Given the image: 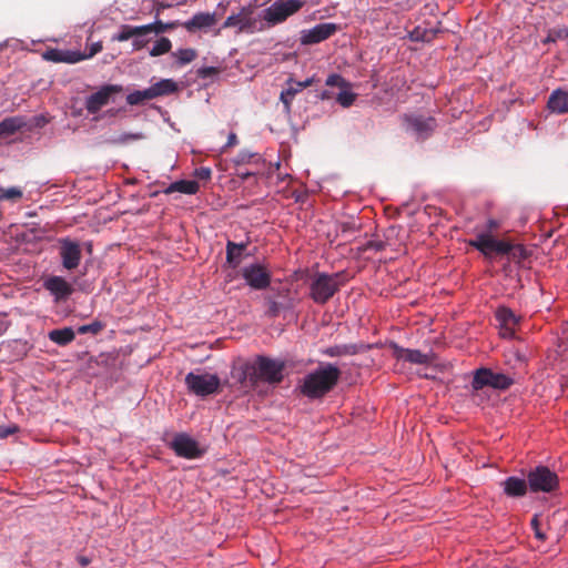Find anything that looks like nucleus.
Wrapping results in <instances>:
<instances>
[{
    "label": "nucleus",
    "mask_w": 568,
    "mask_h": 568,
    "mask_svg": "<svg viewBox=\"0 0 568 568\" xmlns=\"http://www.w3.org/2000/svg\"><path fill=\"white\" fill-rule=\"evenodd\" d=\"M101 50H102V42L101 41L94 42L90 45L89 53L82 54V57H84V59L92 58L93 55L99 53Z\"/></svg>",
    "instance_id": "obj_48"
},
{
    "label": "nucleus",
    "mask_w": 568,
    "mask_h": 568,
    "mask_svg": "<svg viewBox=\"0 0 568 568\" xmlns=\"http://www.w3.org/2000/svg\"><path fill=\"white\" fill-rule=\"evenodd\" d=\"M548 108L556 113H567L568 112V91L564 90H555L547 103Z\"/></svg>",
    "instance_id": "obj_26"
},
{
    "label": "nucleus",
    "mask_w": 568,
    "mask_h": 568,
    "mask_svg": "<svg viewBox=\"0 0 568 568\" xmlns=\"http://www.w3.org/2000/svg\"><path fill=\"white\" fill-rule=\"evenodd\" d=\"M148 100H151L148 89L142 91H134L126 95V102L130 105H139Z\"/></svg>",
    "instance_id": "obj_38"
},
{
    "label": "nucleus",
    "mask_w": 568,
    "mask_h": 568,
    "mask_svg": "<svg viewBox=\"0 0 568 568\" xmlns=\"http://www.w3.org/2000/svg\"><path fill=\"white\" fill-rule=\"evenodd\" d=\"M530 525H531V528H532V530L535 532V537L537 539L541 540V541H545L547 539V536L540 529V523H539V516L538 515H535L531 518Z\"/></svg>",
    "instance_id": "obj_44"
},
{
    "label": "nucleus",
    "mask_w": 568,
    "mask_h": 568,
    "mask_svg": "<svg viewBox=\"0 0 568 568\" xmlns=\"http://www.w3.org/2000/svg\"><path fill=\"white\" fill-rule=\"evenodd\" d=\"M527 481L532 493H554L559 487L558 475L542 465L529 470Z\"/></svg>",
    "instance_id": "obj_5"
},
{
    "label": "nucleus",
    "mask_w": 568,
    "mask_h": 568,
    "mask_svg": "<svg viewBox=\"0 0 568 568\" xmlns=\"http://www.w3.org/2000/svg\"><path fill=\"white\" fill-rule=\"evenodd\" d=\"M313 82V78L306 79L305 81H294L292 78L287 80L288 87L286 90H283L280 95V100L283 103L286 113L291 112V104L295 95L303 89L311 87Z\"/></svg>",
    "instance_id": "obj_15"
},
{
    "label": "nucleus",
    "mask_w": 568,
    "mask_h": 568,
    "mask_svg": "<svg viewBox=\"0 0 568 568\" xmlns=\"http://www.w3.org/2000/svg\"><path fill=\"white\" fill-rule=\"evenodd\" d=\"M168 7H169V6H166V4H164V3H160V4H159V8L156 9V17L159 16V13H160V10H161V9H164V8H168Z\"/></svg>",
    "instance_id": "obj_55"
},
{
    "label": "nucleus",
    "mask_w": 568,
    "mask_h": 568,
    "mask_svg": "<svg viewBox=\"0 0 568 568\" xmlns=\"http://www.w3.org/2000/svg\"><path fill=\"white\" fill-rule=\"evenodd\" d=\"M220 72H221V70L216 67H202L196 71L197 77L201 79H207V78L215 77Z\"/></svg>",
    "instance_id": "obj_42"
},
{
    "label": "nucleus",
    "mask_w": 568,
    "mask_h": 568,
    "mask_svg": "<svg viewBox=\"0 0 568 568\" xmlns=\"http://www.w3.org/2000/svg\"><path fill=\"white\" fill-rule=\"evenodd\" d=\"M486 227H487V232L486 233L490 234L491 232L498 230L499 222L494 220V219H490V220L487 221V226Z\"/></svg>",
    "instance_id": "obj_51"
},
{
    "label": "nucleus",
    "mask_w": 568,
    "mask_h": 568,
    "mask_svg": "<svg viewBox=\"0 0 568 568\" xmlns=\"http://www.w3.org/2000/svg\"><path fill=\"white\" fill-rule=\"evenodd\" d=\"M486 386L490 387V369L479 368L474 374L471 387L474 390H479Z\"/></svg>",
    "instance_id": "obj_32"
},
{
    "label": "nucleus",
    "mask_w": 568,
    "mask_h": 568,
    "mask_svg": "<svg viewBox=\"0 0 568 568\" xmlns=\"http://www.w3.org/2000/svg\"><path fill=\"white\" fill-rule=\"evenodd\" d=\"M250 175H251V173H244V174H242V179H246V178H248Z\"/></svg>",
    "instance_id": "obj_56"
},
{
    "label": "nucleus",
    "mask_w": 568,
    "mask_h": 568,
    "mask_svg": "<svg viewBox=\"0 0 568 568\" xmlns=\"http://www.w3.org/2000/svg\"><path fill=\"white\" fill-rule=\"evenodd\" d=\"M341 369L331 364H321L306 374L300 385L301 393L310 399L323 398L332 392L341 378Z\"/></svg>",
    "instance_id": "obj_1"
},
{
    "label": "nucleus",
    "mask_w": 568,
    "mask_h": 568,
    "mask_svg": "<svg viewBox=\"0 0 568 568\" xmlns=\"http://www.w3.org/2000/svg\"><path fill=\"white\" fill-rule=\"evenodd\" d=\"M220 378L215 374H195L190 372L185 376V385L190 393L205 397L212 394H215L220 389Z\"/></svg>",
    "instance_id": "obj_6"
},
{
    "label": "nucleus",
    "mask_w": 568,
    "mask_h": 568,
    "mask_svg": "<svg viewBox=\"0 0 568 568\" xmlns=\"http://www.w3.org/2000/svg\"><path fill=\"white\" fill-rule=\"evenodd\" d=\"M326 84L329 87H342L344 84V79L339 74H331L326 79Z\"/></svg>",
    "instance_id": "obj_46"
},
{
    "label": "nucleus",
    "mask_w": 568,
    "mask_h": 568,
    "mask_svg": "<svg viewBox=\"0 0 568 568\" xmlns=\"http://www.w3.org/2000/svg\"><path fill=\"white\" fill-rule=\"evenodd\" d=\"M132 39V47L135 51L143 49L149 43V40L143 39V36H134Z\"/></svg>",
    "instance_id": "obj_47"
},
{
    "label": "nucleus",
    "mask_w": 568,
    "mask_h": 568,
    "mask_svg": "<svg viewBox=\"0 0 568 568\" xmlns=\"http://www.w3.org/2000/svg\"><path fill=\"white\" fill-rule=\"evenodd\" d=\"M497 239L489 233H479L468 244L478 250L485 257L493 256V247Z\"/></svg>",
    "instance_id": "obj_23"
},
{
    "label": "nucleus",
    "mask_w": 568,
    "mask_h": 568,
    "mask_svg": "<svg viewBox=\"0 0 568 568\" xmlns=\"http://www.w3.org/2000/svg\"><path fill=\"white\" fill-rule=\"evenodd\" d=\"M23 196V192L18 186H11L9 189H4L0 186V202L2 201H10V202H18Z\"/></svg>",
    "instance_id": "obj_35"
},
{
    "label": "nucleus",
    "mask_w": 568,
    "mask_h": 568,
    "mask_svg": "<svg viewBox=\"0 0 568 568\" xmlns=\"http://www.w3.org/2000/svg\"><path fill=\"white\" fill-rule=\"evenodd\" d=\"M514 384V381L508 375L495 373L490 369V387L495 389H508Z\"/></svg>",
    "instance_id": "obj_33"
},
{
    "label": "nucleus",
    "mask_w": 568,
    "mask_h": 568,
    "mask_svg": "<svg viewBox=\"0 0 568 568\" xmlns=\"http://www.w3.org/2000/svg\"><path fill=\"white\" fill-rule=\"evenodd\" d=\"M254 362H245L235 366L232 371V376L242 386L255 388L257 386L256 373Z\"/></svg>",
    "instance_id": "obj_17"
},
{
    "label": "nucleus",
    "mask_w": 568,
    "mask_h": 568,
    "mask_svg": "<svg viewBox=\"0 0 568 568\" xmlns=\"http://www.w3.org/2000/svg\"><path fill=\"white\" fill-rule=\"evenodd\" d=\"M356 99V94L351 91H342L337 94L336 101L344 108L351 106Z\"/></svg>",
    "instance_id": "obj_41"
},
{
    "label": "nucleus",
    "mask_w": 568,
    "mask_h": 568,
    "mask_svg": "<svg viewBox=\"0 0 568 568\" xmlns=\"http://www.w3.org/2000/svg\"><path fill=\"white\" fill-rule=\"evenodd\" d=\"M194 175L199 180L207 181L211 179L212 171L210 168L201 166L194 171Z\"/></svg>",
    "instance_id": "obj_45"
},
{
    "label": "nucleus",
    "mask_w": 568,
    "mask_h": 568,
    "mask_svg": "<svg viewBox=\"0 0 568 568\" xmlns=\"http://www.w3.org/2000/svg\"><path fill=\"white\" fill-rule=\"evenodd\" d=\"M372 348L371 344L358 343V344H343L329 346L322 351V353L329 357L349 356L358 353L366 352Z\"/></svg>",
    "instance_id": "obj_18"
},
{
    "label": "nucleus",
    "mask_w": 568,
    "mask_h": 568,
    "mask_svg": "<svg viewBox=\"0 0 568 568\" xmlns=\"http://www.w3.org/2000/svg\"><path fill=\"white\" fill-rule=\"evenodd\" d=\"M567 37H568V31H567Z\"/></svg>",
    "instance_id": "obj_57"
},
{
    "label": "nucleus",
    "mask_w": 568,
    "mask_h": 568,
    "mask_svg": "<svg viewBox=\"0 0 568 568\" xmlns=\"http://www.w3.org/2000/svg\"><path fill=\"white\" fill-rule=\"evenodd\" d=\"M104 328V324L101 323L100 321H94L90 324H85V325H81L78 327V333L79 334H92V335H97L99 334L100 332H102V329Z\"/></svg>",
    "instance_id": "obj_39"
},
{
    "label": "nucleus",
    "mask_w": 568,
    "mask_h": 568,
    "mask_svg": "<svg viewBox=\"0 0 568 568\" xmlns=\"http://www.w3.org/2000/svg\"><path fill=\"white\" fill-rule=\"evenodd\" d=\"M237 135L235 133H230L227 138V142L224 148H231L237 144Z\"/></svg>",
    "instance_id": "obj_52"
},
{
    "label": "nucleus",
    "mask_w": 568,
    "mask_h": 568,
    "mask_svg": "<svg viewBox=\"0 0 568 568\" xmlns=\"http://www.w3.org/2000/svg\"><path fill=\"white\" fill-rule=\"evenodd\" d=\"M385 243L383 241H369L366 244V250H374L376 252L383 251Z\"/></svg>",
    "instance_id": "obj_50"
},
{
    "label": "nucleus",
    "mask_w": 568,
    "mask_h": 568,
    "mask_svg": "<svg viewBox=\"0 0 568 568\" xmlns=\"http://www.w3.org/2000/svg\"><path fill=\"white\" fill-rule=\"evenodd\" d=\"M242 277L254 290H265L271 284V274L262 264L255 263L241 271Z\"/></svg>",
    "instance_id": "obj_10"
},
{
    "label": "nucleus",
    "mask_w": 568,
    "mask_h": 568,
    "mask_svg": "<svg viewBox=\"0 0 568 568\" xmlns=\"http://www.w3.org/2000/svg\"><path fill=\"white\" fill-rule=\"evenodd\" d=\"M24 121L20 116H9L0 122V139H7L14 134L24 125Z\"/></svg>",
    "instance_id": "obj_29"
},
{
    "label": "nucleus",
    "mask_w": 568,
    "mask_h": 568,
    "mask_svg": "<svg viewBox=\"0 0 568 568\" xmlns=\"http://www.w3.org/2000/svg\"><path fill=\"white\" fill-rule=\"evenodd\" d=\"M122 91L121 85L106 84L103 85L99 91L89 95L85 100V109L90 114H94L100 111L110 101V98L114 93Z\"/></svg>",
    "instance_id": "obj_13"
},
{
    "label": "nucleus",
    "mask_w": 568,
    "mask_h": 568,
    "mask_svg": "<svg viewBox=\"0 0 568 568\" xmlns=\"http://www.w3.org/2000/svg\"><path fill=\"white\" fill-rule=\"evenodd\" d=\"M510 248V242L503 241V240H496L494 247H493V254L497 255H506V253Z\"/></svg>",
    "instance_id": "obj_43"
},
{
    "label": "nucleus",
    "mask_w": 568,
    "mask_h": 568,
    "mask_svg": "<svg viewBox=\"0 0 568 568\" xmlns=\"http://www.w3.org/2000/svg\"><path fill=\"white\" fill-rule=\"evenodd\" d=\"M43 287L55 296L57 301L67 300L73 293L72 285L61 276H50L44 283Z\"/></svg>",
    "instance_id": "obj_14"
},
{
    "label": "nucleus",
    "mask_w": 568,
    "mask_h": 568,
    "mask_svg": "<svg viewBox=\"0 0 568 568\" xmlns=\"http://www.w3.org/2000/svg\"><path fill=\"white\" fill-rule=\"evenodd\" d=\"M59 255L65 270H74L79 266L82 254L78 242L63 237L59 240Z\"/></svg>",
    "instance_id": "obj_11"
},
{
    "label": "nucleus",
    "mask_w": 568,
    "mask_h": 568,
    "mask_svg": "<svg viewBox=\"0 0 568 568\" xmlns=\"http://www.w3.org/2000/svg\"><path fill=\"white\" fill-rule=\"evenodd\" d=\"M504 493L508 497L518 498L526 495L529 488L528 481L515 476H510L501 483Z\"/></svg>",
    "instance_id": "obj_22"
},
{
    "label": "nucleus",
    "mask_w": 568,
    "mask_h": 568,
    "mask_svg": "<svg viewBox=\"0 0 568 568\" xmlns=\"http://www.w3.org/2000/svg\"><path fill=\"white\" fill-rule=\"evenodd\" d=\"M403 124L417 140L429 138L437 126L435 118L424 114H404Z\"/></svg>",
    "instance_id": "obj_8"
},
{
    "label": "nucleus",
    "mask_w": 568,
    "mask_h": 568,
    "mask_svg": "<svg viewBox=\"0 0 568 568\" xmlns=\"http://www.w3.org/2000/svg\"><path fill=\"white\" fill-rule=\"evenodd\" d=\"M305 4L304 0H277L263 11L262 19L274 27L286 21Z\"/></svg>",
    "instance_id": "obj_4"
},
{
    "label": "nucleus",
    "mask_w": 568,
    "mask_h": 568,
    "mask_svg": "<svg viewBox=\"0 0 568 568\" xmlns=\"http://www.w3.org/2000/svg\"><path fill=\"white\" fill-rule=\"evenodd\" d=\"M389 347L393 351V356L397 359H404L412 364L419 365L430 363V356L418 349L404 348L396 343H390Z\"/></svg>",
    "instance_id": "obj_16"
},
{
    "label": "nucleus",
    "mask_w": 568,
    "mask_h": 568,
    "mask_svg": "<svg viewBox=\"0 0 568 568\" xmlns=\"http://www.w3.org/2000/svg\"><path fill=\"white\" fill-rule=\"evenodd\" d=\"M134 36H144L143 26L133 27L129 24H123L121 26L119 33L112 37V40L118 42H124L129 39H132Z\"/></svg>",
    "instance_id": "obj_31"
},
{
    "label": "nucleus",
    "mask_w": 568,
    "mask_h": 568,
    "mask_svg": "<svg viewBox=\"0 0 568 568\" xmlns=\"http://www.w3.org/2000/svg\"><path fill=\"white\" fill-rule=\"evenodd\" d=\"M254 8L252 6H244L237 13H233L226 18L222 28H237V33H254L263 29L258 26V20L253 16Z\"/></svg>",
    "instance_id": "obj_7"
},
{
    "label": "nucleus",
    "mask_w": 568,
    "mask_h": 568,
    "mask_svg": "<svg viewBox=\"0 0 568 568\" xmlns=\"http://www.w3.org/2000/svg\"><path fill=\"white\" fill-rule=\"evenodd\" d=\"M256 382H264L271 385L280 384L284 379L285 362L258 355L254 359Z\"/></svg>",
    "instance_id": "obj_3"
},
{
    "label": "nucleus",
    "mask_w": 568,
    "mask_h": 568,
    "mask_svg": "<svg viewBox=\"0 0 568 568\" xmlns=\"http://www.w3.org/2000/svg\"><path fill=\"white\" fill-rule=\"evenodd\" d=\"M506 255L511 258L513 261L515 262H521L524 261L525 258L528 257V252L526 250V247L521 244H511L510 243V248L509 251L506 253Z\"/></svg>",
    "instance_id": "obj_37"
},
{
    "label": "nucleus",
    "mask_w": 568,
    "mask_h": 568,
    "mask_svg": "<svg viewBox=\"0 0 568 568\" xmlns=\"http://www.w3.org/2000/svg\"><path fill=\"white\" fill-rule=\"evenodd\" d=\"M173 57L176 58L178 63L180 65H185L187 63H191L194 61L197 57V52L195 49L187 48V49H179L173 53Z\"/></svg>",
    "instance_id": "obj_36"
},
{
    "label": "nucleus",
    "mask_w": 568,
    "mask_h": 568,
    "mask_svg": "<svg viewBox=\"0 0 568 568\" xmlns=\"http://www.w3.org/2000/svg\"><path fill=\"white\" fill-rule=\"evenodd\" d=\"M180 26H182V23L179 21L163 22L161 20H155L153 23L143 26L144 36L152 32L155 34L164 33L165 31L173 30Z\"/></svg>",
    "instance_id": "obj_30"
},
{
    "label": "nucleus",
    "mask_w": 568,
    "mask_h": 568,
    "mask_svg": "<svg viewBox=\"0 0 568 568\" xmlns=\"http://www.w3.org/2000/svg\"><path fill=\"white\" fill-rule=\"evenodd\" d=\"M43 59L51 62L77 63L84 59L81 53L69 50L49 49L43 53Z\"/></svg>",
    "instance_id": "obj_20"
},
{
    "label": "nucleus",
    "mask_w": 568,
    "mask_h": 568,
    "mask_svg": "<svg viewBox=\"0 0 568 568\" xmlns=\"http://www.w3.org/2000/svg\"><path fill=\"white\" fill-rule=\"evenodd\" d=\"M280 311H281V304L275 302V301H270L268 302V310H267V314L272 317H275L280 314Z\"/></svg>",
    "instance_id": "obj_49"
},
{
    "label": "nucleus",
    "mask_w": 568,
    "mask_h": 568,
    "mask_svg": "<svg viewBox=\"0 0 568 568\" xmlns=\"http://www.w3.org/2000/svg\"><path fill=\"white\" fill-rule=\"evenodd\" d=\"M246 243H235L227 241L226 243V263L231 267H237L243 258L244 251L246 250Z\"/></svg>",
    "instance_id": "obj_25"
},
{
    "label": "nucleus",
    "mask_w": 568,
    "mask_h": 568,
    "mask_svg": "<svg viewBox=\"0 0 568 568\" xmlns=\"http://www.w3.org/2000/svg\"><path fill=\"white\" fill-rule=\"evenodd\" d=\"M338 30V26L333 22L320 23L308 30L301 32V43L304 45L320 43L334 36Z\"/></svg>",
    "instance_id": "obj_12"
},
{
    "label": "nucleus",
    "mask_w": 568,
    "mask_h": 568,
    "mask_svg": "<svg viewBox=\"0 0 568 568\" xmlns=\"http://www.w3.org/2000/svg\"><path fill=\"white\" fill-rule=\"evenodd\" d=\"M217 21L215 13L199 12L195 13L190 20L182 23L189 32H195L197 30L207 29L213 27Z\"/></svg>",
    "instance_id": "obj_19"
},
{
    "label": "nucleus",
    "mask_w": 568,
    "mask_h": 568,
    "mask_svg": "<svg viewBox=\"0 0 568 568\" xmlns=\"http://www.w3.org/2000/svg\"><path fill=\"white\" fill-rule=\"evenodd\" d=\"M200 190V184L194 180H180L171 183L165 190V194H171L174 192H180L183 194H195Z\"/></svg>",
    "instance_id": "obj_27"
},
{
    "label": "nucleus",
    "mask_w": 568,
    "mask_h": 568,
    "mask_svg": "<svg viewBox=\"0 0 568 568\" xmlns=\"http://www.w3.org/2000/svg\"><path fill=\"white\" fill-rule=\"evenodd\" d=\"M343 277V272L316 274L310 284V297L316 304L323 305L327 303L339 291L341 286L344 285L345 281Z\"/></svg>",
    "instance_id": "obj_2"
},
{
    "label": "nucleus",
    "mask_w": 568,
    "mask_h": 568,
    "mask_svg": "<svg viewBox=\"0 0 568 568\" xmlns=\"http://www.w3.org/2000/svg\"><path fill=\"white\" fill-rule=\"evenodd\" d=\"M12 433H13V430H11V429H6V430H4V429H2V428L0 427V437H7L8 435H10V434H12Z\"/></svg>",
    "instance_id": "obj_54"
},
{
    "label": "nucleus",
    "mask_w": 568,
    "mask_h": 568,
    "mask_svg": "<svg viewBox=\"0 0 568 568\" xmlns=\"http://www.w3.org/2000/svg\"><path fill=\"white\" fill-rule=\"evenodd\" d=\"M178 91V84L172 79H162L148 88L151 100L173 94Z\"/></svg>",
    "instance_id": "obj_24"
},
{
    "label": "nucleus",
    "mask_w": 568,
    "mask_h": 568,
    "mask_svg": "<svg viewBox=\"0 0 568 568\" xmlns=\"http://www.w3.org/2000/svg\"><path fill=\"white\" fill-rule=\"evenodd\" d=\"M172 49V42L169 38L162 37L155 41L154 45L150 50L151 57H159L170 52Z\"/></svg>",
    "instance_id": "obj_34"
},
{
    "label": "nucleus",
    "mask_w": 568,
    "mask_h": 568,
    "mask_svg": "<svg viewBox=\"0 0 568 568\" xmlns=\"http://www.w3.org/2000/svg\"><path fill=\"white\" fill-rule=\"evenodd\" d=\"M48 337L59 346H67L74 341L75 333L72 327H63L50 331Z\"/></svg>",
    "instance_id": "obj_28"
},
{
    "label": "nucleus",
    "mask_w": 568,
    "mask_h": 568,
    "mask_svg": "<svg viewBox=\"0 0 568 568\" xmlns=\"http://www.w3.org/2000/svg\"><path fill=\"white\" fill-rule=\"evenodd\" d=\"M258 158L257 153L251 152L248 150H242L236 158L234 159L235 165H243L251 163L254 159Z\"/></svg>",
    "instance_id": "obj_40"
},
{
    "label": "nucleus",
    "mask_w": 568,
    "mask_h": 568,
    "mask_svg": "<svg viewBox=\"0 0 568 568\" xmlns=\"http://www.w3.org/2000/svg\"><path fill=\"white\" fill-rule=\"evenodd\" d=\"M496 321L500 327L505 329V334H513V328L518 325L520 317L517 316L510 308L501 306L495 313Z\"/></svg>",
    "instance_id": "obj_21"
},
{
    "label": "nucleus",
    "mask_w": 568,
    "mask_h": 568,
    "mask_svg": "<svg viewBox=\"0 0 568 568\" xmlns=\"http://www.w3.org/2000/svg\"><path fill=\"white\" fill-rule=\"evenodd\" d=\"M78 562L82 566V567H87L91 560L88 558V557H84V556H80L78 557Z\"/></svg>",
    "instance_id": "obj_53"
},
{
    "label": "nucleus",
    "mask_w": 568,
    "mask_h": 568,
    "mask_svg": "<svg viewBox=\"0 0 568 568\" xmlns=\"http://www.w3.org/2000/svg\"><path fill=\"white\" fill-rule=\"evenodd\" d=\"M169 447L178 457L185 459L201 458L206 452L205 448L201 447L200 444L186 433L175 434Z\"/></svg>",
    "instance_id": "obj_9"
}]
</instances>
